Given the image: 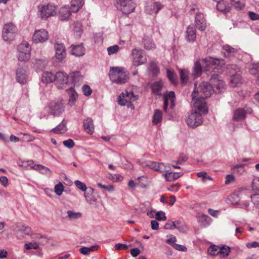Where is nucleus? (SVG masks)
Returning a JSON list of instances; mask_svg holds the SVG:
<instances>
[{
	"mask_svg": "<svg viewBox=\"0 0 259 259\" xmlns=\"http://www.w3.org/2000/svg\"><path fill=\"white\" fill-rule=\"evenodd\" d=\"M210 83L213 85L214 88H216L218 93L223 91L224 88V83L223 80L220 79L217 75H213L210 79Z\"/></svg>",
	"mask_w": 259,
	"mask_h": 259,
	"instance_id": "2eb2a0df",
	"label": "nucleus"
},
{
	"mask_svg": "<svg viewBox=\"0 0 259 259\" xmlns=\"http://www.w3.org/2000/svg\"><path fill=\"white\" fill-rule=\"evenodd\" d=\"M119 50V47L117 45H114L107 48V52L109 55L116 53Z\"/></svg>",
	"mask_w": 259,
	"mask_h": 259,
	"instance_id": "3c124183",
	"label": "nucleus"
},
{
	"mask_svg": "<svg viewBox=\"0 0 259 259\" xmlns=\"http://www.w3.org/2000/svg\"><path fill=\"white\" fill-rule=\"evenodd\" d=\"M155 218L158 221H165L166 220L165 213L162 211L156 212L155 214Z\"/></svg>",
	"mask_w": 259,
	"mask_h": 259,
	"instance_id": "8fccbe9b",
	"label": "nucleus"
},
{
	"mask_svg": "<svg viewBox=\"0 0 259 259\" xmlns=\"http://www.w3.org/2000/svg\"><path fill=\"white\" fill-rule=\"evenodd\" d=\"M82 191H84V197L87 202L92 203L95 201L92 188H87L84 184L82 183Z\"/></svg>",
	"mask_w": 259,
	"mask_h": 259,
	"instance_id": "dca6fc26",
	"label": "nucleus"
},
{
	"mask_svg": "<svg viewBox=\"0 0 259 259\" xmlns=\"http://www.w3.org/2000/svg\"><path fill=\"white\" fill-rule=\"evenodd\" d=\"M217 8L218 10L221 12H228L230 10V8L229 7H227L225 3L223 2V1H221L220 2H217Z\"/></svg>",
	"mask_w": 259,
	"mask_h": 259,
	"instance_id": "c9c22d12",
	"label": "nucleus"
},
{
	"mask_svg": "<svg viewBox=\"0 0 259 259\" xmlns=\"http://www.w3.org/2000/svg\"><path fill=\"white\" fill-rule=\"evenodd\" d=\"M212 91L211 85L207 82H203L198 87H195L192 96L205 99L211 96Z\"/></svg>",
	"mask_w": 259,
	"mask_h": 259,
	"instance_id": "f03ea898",
	"label": "nucleus"
},
{
	"mask_svg": "<svg viewBox=\"0 0 259 259\" xmlns=\"http://www.w3.org/2000/svg\"><path fill=\"white\" fill-rule=\"evenodd\" d=\"M55 49L56 58L59 61H62L66 56L65 47L62 44H56Z\"/></svg>",
	"mask_w": 259,
	"mask_h": 259,
	"instance_id": "f3484780",
	"label": "nucleus"
},
{
	"mask_svg": "<svg viewBox=\"0 0 259 259\" xmlns=\"http://www.w3.org/2000/svg\"><path fill=\"white\" fill-rule=\"evenodd\" d=\"M0 182L1 183L2 185L6 187L8 186V179L5 176L0 177Z\"/></svg>",
	"mask_w": 259,
	"mask_h": 259,
	"instance_id": "13d9d810",
	"label": "nucleus"
},
{
	"mask_svg": "<svg viewBox=\"0 0 259 259\" xmlns=\"http://www.w3.org/2000/svg\"><path fill=\"white\" fill-rule=\"evenodd\" d=\"M81 0H72L71 9L72 12H77L80 9Z\"/></svg>",
	"mask_w": 259,
	"mask_h": 259,
	"instance_id": "473e14b6",
	"label": "nucleus"
},
{
	"mask_svg": "<svg viewBox=\"0 0 259 259\" xmlns=\"http://www.w3.org/2000/svg\"><path fill=\"white\" fill-rule=\"evenodd\" d=\"M54 191L57 195L60 196L64 191V186L60 182L57 184L55 186Z\"/></svg>",
	"mask_w": 259,
	"mask_h": 259,
	"instance_id": "a18cd8bd",
	"label": "nucleus"
},
{
	"mask_svg": "<svg viewBox=\"0 0 259 259\" xmlns=\"http://www.w3.org/2000/svg\"><path fill=\"white\" fill-rule=\"evenodd\" d=\"M230 82L232 86L237 87L242 83V78L240 74H237L231 77Z\"/></svg>",
	"mask_w": 259,
	"mask_h": 259,
	"instance_id": "4be33fe9",
	"label": "nucleus"
},
{
	"mask_svg": "<svg viewBox=\"0 0 259 259\" xmlns=\"http://www.w3.org/2000/svg\"><path fill=\"white\" fill-rule=\"evenodd\" d=\"M162 119V112L158 110H156L153 115L152 122L154 124H156L161 122Z\"/></svg>",
	"mask_w": 259,
	"mask_h": 259,
	"instance_id": "c85d7f7f",
	"label": "nucleus"
},
{
	"mask_svg": "<svg viewBox=\"0 0 259 259\" xmlns=\"http://www.w3.org/2000/svg\"><path fill=\"white\" fill-rule=\"evenodd\" d=\"M198 177L202 178L203 179H207L211 180V178L207 175V173L205 171H201L197 174Z\"/></svg>",
	"mask_w": 259,
	"mask_h": 259,
	"instance_id": "bf43d9fd",
	"label": "nucleus"
},
{
	"mask_svg": "<svg viewBox=\"0 0 259 259\" xmlns=\"http://www.w3.org/2000/svg\"><path fill=\"white\" fill-rule=\"evenodd\" d=\"M112 181L114 182L121 181L123 179V177L119 174L110 175L109 177Z\"/></svg>",
	"mask_w": 259,
	"mask_h": 259,
	"instance_id": "6e6d98bb",
	"label": "nucleus"
},
{
	"mask_svg": "<svg viewBox=\"0 0 259 259\" xmlns=\"http://www.w3.org/2000/svg\"><path fill=\"white\" fill-rule=\"evenodd\" d=\"M138 97L134 96L133 92L126 91L125 93H122L118 98V103L122 106H127L131 110L134 109L132 102L137 100Z\"/></svg>",
	"mask_w": 259,
	"mask_h": 259,
	"instance_id": "6e6552de",
	"label": "nucleus"
},
{
	"mask_svg": "<svg viewBox=\"0 0 259 259\" xmlns=\"http://www.w3.org/2000/svg\"><path fill=\"white\" fill-rule=\"evenodd\" d=\"M34 169L39 170L42 173H47L48 172H50V169L40 164H35L34 166H32Z\"/></svg>",
	"mask_w": 259,
	"mask_h": 259,
	"instance_id": "a19ab883",
	"label": "nucleus"
},
{
	"mask_svg": "<svg viewBox=\"0 0 259 259\" xmlns=\"http://www.w3.org/2000/svg\"><path fill=\"white\" fill-rule=\"evenodd\" d=\"M167 76L172 83L176 84L177 82V77L175 72L169 69L166 70Z\"/></svg>",
	"mask_w": 259,
	"mask_h": 259,
	"instance_id": "2f4dec72",
	"label": "nucleus"
},
{
	"mask_svg": "<svg viewBox=\"0 0 259 259\" xmlns=\"http://www.w3.org/2000/svg\"><path fill=\"white\" fill-rule=\"evenodd\" d=\"M24 248L27 250L31 249H37L39 248V245L36 242H28L25 244Z\"/></svg>",
	"mask_w": 259,
	"mask_h": 259,
	"instance_id": "4c0bfd02",
	"label": "nucleus"
},
{
	"mask_svg": "<svg viewBox=\"0 0 259 259\" xmlns=\"http://www.w3.org/2000/svg\"><path fill=\"white\" fill-rule=\"evenodd\" d=\"M55 84L58 89H64L72 82V79L67 73L60 71L55 73Z\"/></svg>",
	"mask_w": 259,
	"mask_h": 259,
	"instance_id": "7ed1b4c3",
	"label": "nucleus"
},
{
	"mask_svg": "<svg viewBox=\"0 0 259 259\" xmlns=\"http://www.w3.org/2000/svg\"><path fill=\"white\" fill-rule=\"evenodd\" d=\"M161 8V5L159 4L155 3L153 5L147 7L146 11L150 14H156Z\"/></svg>",
	"mask_w": 259,
	"mask_h": 259,
	"instance_id": "412c9836",
	"label": "nucleus"
},
{
	"mask_svg": "<svg viewBox=\"0 0 259 259\" xmlns=\"http://www.w3.org/2000/svg\"><path fill=\"white\" fill-rule=\"evenodd\" d=\"M203 62L205 65L207 70H209L208 68L211 66H215L221 63L223 64V60H218L211 58L204 59L203 60Z\"/></svg>",
	"mask_w": 259,
	"mask_h": 259,
	"instance_id": "a211bd4d",
	"label": "nucleus"
},
{
	"mask_svg": "<svg viewBox=\"0 0 259 259\" xmlns=\"http://www.w3.org/2000/svg\"><path fill=\"white\" fill-rule=\"evenodd\" d=\"M173 247L179 251H186L187 250V248L185 246L180 244H173Z\"/></svg>",
	"mask_w": 259,
	"mask_h": 259,
	"instance_id": "052dcab7",
	"label": "nucleus"
},
{
	"mask_svg": "<svg viewBox=\"0 0 259 259\" xmlns=\"http://www.w3.org/2000/svg\"><path fill=\"white\" fill-rule=\"evenodd\" d=\"M182 175L180 172H169L165 174V177L167 181H172L180 178Z\"/></svg>",
	"mask_w": 259,
	"mask_h": 259,
	"instance_id": "cd10ccee",
	"label": "nucleus"
},
{
	"mask_svg": "<svg viewBox=\"0 0 259 259\" xmlns=\"http://www.w3.org/2000/svg\"><path fill=\"white\" fill-rule=\"evenodd\" d=\"M180 79L183 83H186L189 79V71L185 69H179Z\"/></svg>",
	"mask_w": 259,
	"mask_h": 259,
	"instance_id": "b1692460",
	"label": "nucleus"
},
{
	"mask_svg": "<svg viewBox=\"0 0 259 259\" xmlns=\"http://www.w3.org/2000/svg\"><path fill=\"white\" fill-rule=\"evenodd\" d=\"M17 78L18 81L22 83H24L26 82V78L23 74L17 73Z\"/></svg>",
	"mask_w": 259,
	"mask_h": 259,
	"instance_id": "69168bd1",
	"label": "nucleus"
},
{
	"mask_svg": "<svg viewBox=\"0 0 259 259\" xmlns=\"http://www.w3.org/2000/svg\"><path fill=\"white\" fill-rule=\"evenodd\" d=\"M59 16L62 20L68 19L70 16V12L68 10V8L66 7H62L60 10Z\"/></svg>",
	"mask_w": 259,
	"mask_h": 259,
	"instance_id": "5701e85b",
	"label": "nucleus"
},
{
	"mask_svg": "<svg viewBox=\"0 0 259 259\" xmlns=\"http://www.w3.org/2000/svg\"><path fill=\"white\" fill-rule=\"evenodd\" d=\"M56 12L54 5L47 4L41 6L38 8L37 16L42 19H47L49 17L54 16Z\"/></svg>",
	"mask_w": 259,
	"mask_h": 259,
	"instance_id": "0eeeda50",
	"label": "nucleus"
},
{
	"mask_svg": "<svg viewBox=\"0 0 259 259\" xmlns=\"http://www.w3.org/2000/svg\"><path fill=\"white\" fill-rule=\"evenodd\" d=\"M84 129L89 134H92L94 132V126L93 120L90 118L84 119L83 123Z\"/></svg>",
	"mask_w": 259,
	"mask_h": 259,
	"instance_id": "6ab92c4d",
	"label": "nucleus"
},
{
	"mask_svg": "<svg viewBox=\"0 0 259 259\" xmlns=\"http://www.w3.org/2000/svg\"><path fill=\"white\" fill-rule=\"evenodd\" d=\"M209 213L213 217H217L219 211L218 210H213L212 209H209L208 210Z\"/></svg>",
	"mask_w": 259,
	"mask_h": 259,
	"instance_id": "338daca9",
	"label": "nucleus"
},
{
	"mask_svg": "<svg viewBox=\"0 0 259 259\" xmlns=\"http://www.w3.org/2000/svg\"><path fill=\"white\" fill-rule=\"evenodd\" d=\"M110 79L117 83H124L128 80V77L123 68L115 67L110 69L109 74Z\"/></svg>",
	"mask_w": 259,
	"mask_h": 259,
	"instance_id": "f257e3e1",
	"label": "nucleus"
},
{
	"mask_svg": "<svg viewBox=\"0 0 259 259\" xmlns=\"http://www.w3.org/2000/svg\"><path fill=\"white\" fill-rule=\"evenodd\" d=\"M248 15L250 18L252 20H259V14L254 13L253 12H249Z\"/></svg>",
	"mask_w": 259,
	"mask_h": 259,
	"instance_id": "4d7b16f0",
	"label": "nucleus"
},
{
	"mask_svg": "<svg viewBox=\"0 0 259 259\" xmlns=\"http://www.w3.org/2000/svg\"><path fill=\"white\" fill-rule=\"evenodd\" d=\"M97 247L95 246H93L90 247H82V254L87 255L90 252L94 251L97 250Z\"/></svg>",
	"mask_w": 259,
	"mask_h": 259,
	"instance_id": "de8ad7c7",
	"label": "nucleus"
},
{
	"mask_svg": "<svg viewBox=\"0 0 259 259\" xmlns=\"http://www.w3.org/2000/svg\"><path fill=\"white\" fill-rule=\"evenodd\" d=\"M51 108L54 111V114L61 112L62 110V107L61 105H59L56 103H53L51 105Z\"/></svg>",
	"mask_w": 259,
	"mask_h": 259,
	"instance_id": "09e8293b",
	"label": "nucleus"
},
{
	"mask_svg": "<svg viewBox=\"0 0 259 259\" xmlns=\"http://www.w3.org/2000/svg\"><path fill=\"white\" fill-rule=\"evenodd\" d=\"M187 39L190 41H193L196 38L195 28L193 26H189L187 30Z\"/></svg>",
	"mask_w": 259,
	"mask_h": 259,
	"instance_id": "a878e982",
	"label": "nucleus"
},
{
	"mask_svg": "<svg viewBox=\"0 0 259 259\" xmlns=\"http://www.w3.org/2000/svg\"><path fill=\"white\" fill-rule=\"evenodd\" d=\"M67 130L66 122L65 121H62L57 127L53 129V132L56 134L63 133Z\"/></svg>",
	"mask_w": 259,
	"mask_h": 259,
	"instance_id": "393cba45",
	"label": "nucleus"
},
{
	"mask_svg": "<svg viewBox=\"0 0 259 259\" xmlns=\"http://www.w3.org/2000/svg\"><path fill=\"white\" fill-rule=\"evenodd\" d=\"M252 188L254 190H259V177L253 179L252 182Z\"/></svg>",
	"mask_w": 259,
	"mask_h": 259,
	"instance_id": "864d4df0",
	"label": "nucleus"
},
{
	"mask_svg": "<svg viewBox=\"0 0 259 259\" xmlns=\"http://www.w3.org/2000/svg\"><path fill=\"white\" fill-rule=\"evenodd\" d=\"M63 145L68 148H72L74 146V143L71 139H68L63 141Z\"/></svg>",
	"mask_w": 259,
	"mask_h": 259,
	"instance_id": "5fc2aeb1",
	"label": "nucleus"
},
{
	"mask_svg": "<svg viewBox=\"0 0 259 259\" xmlns=\"http://www.w3.org/2000/svg\"><path fill=\"white\" fill-rule=\"evenodd\" d=\"M117 8L125 14H128L135 9V4L132 0H118Z\"/></svg>",
	"mask_w": 259,
	"mask_h": 259,
	"instance_id": "1a4fd4ad",
	"label": "nucleus"
},
{
	"mask_svg": "<svg viewBox=\"0 0 259 259\" xmlns=\"http://www.w3.org/2000/svg\"><path fill=\"white\" fill-rule=\"evenodd\" d=\"M249 71L252 75L259 74V63L252 64Z\"/></svg>",
	"mask_w": 259,
	"mask_h": 259,
	"instance_id": "72a5a7b5",
	"label": "nucleus"
},
{
	"mask_svg": "<svg viewBox=\"0 0 259 259\" xmlns=\"http://www.w3.org/2000/svg\"><path fill=\"white\" fill-rule=\"evenodd\" d=\"M150 167L151 168L157 171H163L164 170L163 164H160L157 162H152L150 164Z\"/></svg>",
	"mask_w": 259,
	"mask_h": 259,
	"instance_id": "ea45409f",
	"label": "nucleus"
},
{
	"mask_svg": "<svg viewBox=\"0 0 259 259\" xmlns=\"http://www.w3.org/2000/svg\"><path fill=\"white\" fill-rule=\"evenodd\" d=\"M151 228L152 230H156L158 229L159 223L155 220L151 221Z\"/></svg>",
	"mask_w": 259,
	"mask_h": 259,
	"instance_id": "0e129e2a",
	"label": "nucleus"
},
{
	"mask_svg": "<svg viewBox=\"0 0 259 259\" xmlns=\"http://www.w3.org/2000/svg\"><path fill=\"white\" fill-rule=\"evenodd\" d=\"M8 252L5 249H0V259L6 258Z\"/></svg>",
	"mask_w": 259,
	"mask_h": 259,
	"instance_id": "774afa93",
	"label": "nucleus"
},
{
	"mask_svg": "<svg viewBox=\"0 0 259 259\" xmlns=\"http://www.w3.org/2000/svg\"><path fill=\"white\" fill-rule=\"evenodd\" d=\"M219 247L216 245H211L208 249V252L212 255H215L219 254Z\"/></svg>",
	"mask_w": 259,
	"mask_h": 259,
	"instance_id": "c03bdc74",
	"label": "nucleus"
},
{
	"mask_svg": "<svg viewBox=\"0 0 259 259\" xmlns=\"http://www.w3.org/2000/svg\"><path fill=\"white\" fill-rule=\"evenodd\" d=\"M230 252V248L228 246H223L221 248L219 247V253H220L223 256H228Z\"/></svg>",
	"mask_w": 259,
	"mask_h": 259,
	"instance_id": "79ce46f5",
	"label": "nucleus"
},
{
	"mask_svg": "<svg viewBox=\"0 0 259 259\" xmlns=\"http://www.w3.org/2000/svg\"><path fill=\"white\" fill-rule=\"evenodd\" d=\"M232 4L236 9H241L244 6V0H232Z\"/></svg>",
	"mask_w": 259,
	"mask_h": 259,
	"instance_id": "58836bf2",
	"label": "nucleus"
},
{
	"mask_svg": "<svg viewBox=\"0 0 259 259\" xmlns=\"http://www.w3.org/2000/svg\"><path fill=\"white\" fill-rule=\"evenodd\" d=\"M202 72L201 64L199 61H196L195 63L193 70V75L195 76H199Z\"/></svg>",
	"mask_w": 259,
	"mask_h": 259,
	"instance_id": "7c9ffc66",
	"label": "nucleus"
},
{
	"mask_svg": "<svg viewBox=\"0 0 259 259\" xmlns=\"http://www.w3.org/2000/svg\"><path fill=\"white\" fill-rule=\"evenodd\" d=\"M131 253L133 257H136L140 253V250L137 248H133L131 250Z\"/></svg>",
	"mask_w": 259,
	"mask_h": 259,
	"instance_id": "e2e57ef3",
	"label": "nucleus"
},
{
	"mask_svg": "<svg viewBox=\"0 0 259 259\" xmlns=\"http://www.w3.org/2000/svg\"><path fill=\"white\" fill-rule=\"evenodd\" d=\"M192 97L191 105L192 111L201 115L206 114L208 112V108L205 99L199 98L196 96Z\"/></svg>",
	"mask_w": 259,
	"mask_h": 259,
	"instance_id": "20e7f679",
	"label": "nucleus"
},
{
	"mask_svg": "<svg viewBox=\"0 0 259 259\" xmlns=\"http://www.w3.org/2000/svg\"><path fill=\"white\" fill-rule=\"evenodd\" d=\"M17 34V28L12 23L5 24L3 27L2 36L6 41L13 40Z\"/></svg>",
	"mask_w": 259,
	"mask_h": 259,
	"instance_id": "39448f33",
	"label": "nucleus"
},
{
	"mask_svg": "<svg viewBox=\"0 0 259 259\" xmlns=\"http://www.w3.org/2000/svg\"><path fill=\"white\" fill-rule=\"evenodd\" d=\"M162 87V83L160 81L154 83L152 85V90L153 93L158 94L160 91Z\"/></svg>",
	"mask_w": 259,
	"mask_h": 259,
	"instance_id": "e433bc0d",
	"label": "nucleus"
},
{
	"mask_svg": "<svg viewBox=\"0 0 259 259\" xmlns=\"http://www.w3.org/2000/svg\"><path fill=\"white\" fill-rule=\"evenodd\" d=\"M55 74L50 71H43L41 74L40 81L45 84L48 85L55 81Z\"/></svg>",
	"mask_w": 259,
	"mask_h": 259,
	"instance_id": "ddd939ff",
	"label": "nucleus"
},
{
	"mask_svg": "<svg viewBox=\"0 0 259 259\" xmlns=\"http://www.w3.org/2000/svg\"><path fill=\"white\" fill-rule=\"evenodd\" d=\"M143 42L145 48L147 50H151L154 48V44L152 43L151 39L149 38L146 37L144 38Z\"/></svg>",
	"mask_w": 259,
	"mask_h": 259,
	"instance_id": "f704fd0d",
	"label": "nucleus"
},
{
	"mask_svg": "<svg viewBox=\"0 0 259 259\" xmlns=\"http://www.w3.org/2000/svg\"><path fill=\"white\" fill-rule=\"evenodd\" d=\"M82 92L83 94L86 96L91 95L92 93V90L91 88L87 84H85L82 87Z\"/></svg>",
	"mask_w": 259,
	"mask_h": 259,
	"instance_id": "603ef678",
	"label": "nucleus"
},
{
	"mask_svg": "<svg viewBox=\"0 0 259 259\" xmlns=\"http://www.w3.org/2000/svg\"><path fill=\"white\" fill-rule=\"evenodd\" d=\"M201 115L193 111L187 118L188 125L191 127H195L200 125L202 122Z\"/></svg>",
	"mask_w": 259,
	"mask_h": 259,
	"instance_id": "f8f14e48",
	"label": "nucleus"
},
{
	"mask_svg": "<svg viewBox=\"0 0 259 259\" xmlns=\"http://www.w3.org/2000/svg\"><path fill=\"white\" fill-rule=\"evenodd\" d=\"M164 99V110L166 111L168 107V100L170 101L171 107L174 108L175 106V101L176 100L175 94L174 92L170 91L168 93H166L163 95Z\"/></svg>",
	"mask_w": 259,
	"mask_h": 259,
	"instance_id": "4468645a",
	"label": "nucleus"
},
{
	"mask_svg": "<svg viewBox=\"0 0 259 259\" xmlns=\"http://www.w3.org/2000/svg\"><path fill=\"white\" fill-rule=\"evenodd\" d=\"M235 180V177L232 175H228L226 178L225 184H229L231 182Z\"/></svg>",
	"mask_w": 259,
	"mask_h": 259,
	"instance_id": "680f3d73",
	"label": "nucleus"
},
{
	"mask_svg": "<svg viewBox=\"0 0 259 259\" xmlns=\"http://www.w3.org/2000/svg\"><path fill=\"white\" fill-rule=\"evenodd\" d=\"M49 34L48 31L41 29L35 30L32 37V40L35 44L42 43L48 40Z\"/></svg>",
	"mask_w": 259,
	"mask_h": 259,
	"instance_id": "9b49d317",
	"label": "nucleus"
},
{
	"mask_svg": "<svg viewBox=\"0 0 259 259\" xmlns=\"http://www.w3.org/2000/svg\"><path fill=\"white\" fill-rule=\"evenodd\" d=\"M68 92H69V94H71L70 96L69 103L72 105L74 103L77 97V95L72 89H69Z\"/></svg>",
	"mask_w": 259,
	"mask_h": 259,
	"instance_id": "37998d69",
	"label": "nucleus"
},
{
	"mask_svg": "<svg viewBox=\"0 0 259 259\" xmlns=\"http://www.w3.org/2000/svg\"><path fill=\"white\" fill-rule=\"evenodd\" d=\"M133 63L135 66H138L143 64L146 61V57L141 50L136 49L132 50Z\"/></svg>",
	"mask_w": 259,
	"mask_h": 259,
	"instance_id": "9d476101",
	"label": "nucleus"
},
{
	"mask_svg": "<svg viewBox=\"0 0 259 259\" xmlns=\"http://www.w3.org/2000/svg\"><path fill=\"white\" fill-rule=\"evenodd\" d=\"M67 214L69 218L71 220H75L79 219L80 216V212H75L72 210H68L67 211Z\"/></svg>",
	"mask_w": 259,
	"mask_h": 259,
	"instance_id": "49530a36",
	"label": "nucleus"
},
{
	"mask_svg": "<svg viewBox=\"0 0 259 259\" xmlns=\"http://www.w3.org/2000/svg\"><path fill=\"white\" fill-rule=\"evenodd\" d=\"M245 117V112L243 109H238L234 112L233 120H239L244 119Z\"/></svg>",
	"mask_w": 259,
	"mask_h": 259,
	"instance_id": "bb28decb",
	"label": "nucleus"
},
{
	"mask_svg": "<svg viewBox=\"0 0 259 259\" xmlns=\"http://www.w3.org/2000/svg\"><path fill=\"white\" fill-rule=\"evenodd\" d=\"M70 53L72 55L75 56H79L81 52V47L79 45H72L70 48Z\"/></svg>",
	"mask_w": 259,
	"mask_h": 259,
	"instance_id": "c756f323",
	"label": "nucleus"
},
{
	"mask_svg": "<svg viewBox=\"0 0 259 259\" xmlns=\"http://www.w3.org/2000/svg\"><path fill=\"white\" fill-rule=\"evenodd\" d=\"M196 27L201 31L205 30L206 28V24L205 21L203 18V16L201 14L197 15L196 18Z\"/></svg>",
	"mask_w": 259,
	"mask_h": 259,
	"instance_id": "aec40b11",
	"label": "nucleus"
},
{
	"mask_svg": "<svg viewBox=\"0 0 259 259\" xmlns=\"http://www.w3.org/2000/svg\"><path fill=\"white\" fill-rule=\"evenodd\" d=\"M31 48L27 41H23L18 47V59L21 62H26L30 58Z\"/></svg>",
	"mask_w": 259,
	"mask_h": 259,
	"instance_id": "423d86ee",
	"label": "nucleus"
}]
</instances>
